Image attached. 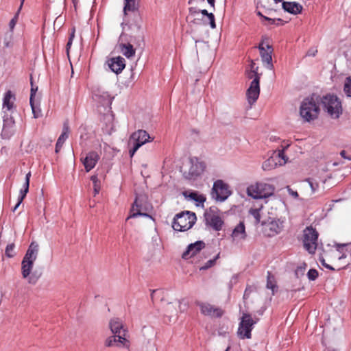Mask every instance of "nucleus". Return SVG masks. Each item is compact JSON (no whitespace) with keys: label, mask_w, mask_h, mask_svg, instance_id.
I'll use <instances>...</instances> for the list:
<instances>
[{"label":"nucleus","mask_w":351,"mask_h":351,"mask_svg":"<svg viewBox=\"0 0 351 351\" xmlns=\"http://www.w3.org/2000/svg\"><path fill=\"white\" fill-rule=\"evenodd\" d=\"M307 276L310 280H315L318 277V271L315 269H311L307 273Z\"/></svg>","instance_id":"nucleus-43"},{"label":"nucleus","mask_w":351,"mask_h":351,"mask_svg":"<svg viewBox=\"0 0 351 351\" xmlns=\"http://www.w3.org/2000/svg\"><path fill=\"white\" fill-rule=\"evenodd\" d=\"M109 325L110 330L114 335H123V331L125 329L123 328V323L120 319H112L110 322Z\"/></svg>","instance_id":"nucleus-27"},{"label":"nucleus","mask_w":351,"mask_h":351,"mask_svg":"<svg viewBox=\"0 0 351 351\" xmlns=\"http://www.w3.org/2000/svg\"><path fill=\"white\" fill-rule=\"evenodd\" d=\"M80 160L84 166L86 171L88 172L95 167L99 160V156L97 152L91 151L86 154L85 156H81Z\"/></svg>","instance_id":"nucleus-17"},{"label":"nucleus","mask_w":351,"mask_h":351,"mask_svg":"<svg viewBox=\"0 0 351 351\" xmlns=\"http://www.w3.org/2000/svg\"><path fill=\"white\" fill-rule=\"evenodd\" d=\"M90 180L93 183L95 195L98 194L100 190V182L98 179L97 176L93 175L90 177Z\"/></svg>","instance_id":"nucleus-37"},{"label":"nucleus","mask_w":351,"mask_h":351,"mask_svg":"<svg viewBox=\"0 0 351 351\" xmlns=\"http://www.w3.org/2000/svg\"><path fill=\"white\" fill-rule=\"evenodd\" d=\"M74 36H75V29H73V32H71V34H70V37H69V40H73Z\"/></svg>","instance_id":"nucleus-55"},{"label":"nucleus","mask_w":351,"mask_h":351,"mask_svg":"<svg viewBox=\"0 0 351 351\" xmlns=\"http://www.w3.org/2000/svg\"><path fill=\"white\" fill-rule=\"evenodd\" d=\"M319 107L313 97L305 98L301 103L300 114L306 121H311L318 117Z\"/></svg>","instance_id":"nucleus-4"},{"label":"nucleus","mask_w":351,"mask_h":351,"mask_svg":"<svg viewBox=\"0 0 351 351\" xmlns=\"http://www.w3.org/2000/svg\"><path fill=\"white\" fill-rule=\"evenodd\" d=\"M258 67L256 66V64L253 60H251L250 71H258Z\"/></svg>","instance_id":"nucleus-49"},{"label":"nucleus","mask_w":351,"mask_h":351,"mask_svg":"<svg viewBox=\"0 0 351 351\" xmlns=\"http://www.w3.org/2000/svg\"><path fill=\"white\" fill-rule=\"evenodd\" d=\"M292 195L295 196V197H298V193L295 191V192H293L292 193Z\"/></svg>","instance_id":"nucleus-58"},{"label":"nucleus","mask_w":351,"mask_h":351,"mask_svg":"<svg viewBox=\"0 0 351 351\" xmlns=\"http://www.w3.org/2000/svg\"><path fill=\"white\" fill-rule=\"evenodd\" d=\"M319 234L311 226L306 227L303 231V245L310 254H314L317 247Z\"/></svg>","instance_id":"nucleus-7"},{"label":"nucleus","mask_w":351,"mask_h":351,"mask_svg":"<svg viewBox=\"0 0 351 351\" xmlns=\"http://www.w3.org/2000/svg\"><path fill=\"white\" fill-rule=\"evenodd\" d=\"M317 53V49H315V48H311L308 50V51L306 52V56H312V57H314L316 56Z\"/></svg>","instance_id":"nucleus-45"},{"label":"nucleus","mask_w":351,"mask_h":351,"mask_svg":"<svg viewBox=\"0 0 351 351\" xmlns=\"http://www.w3.org/2000/svg\"><path fill=\"white\" fill-rule=\"evenodd\" d=\"M246 76L248 79H253L250 87L247 90V97L250 104H252L258 99L260 95L261 75L258 71L247 70Z\"/></svg>","instance_id":"nucleus-6"},{"label":"nucleus","mask_w":351,"mask_h":351,"mask_svg":"<svg viewBox=\"0 0 351 351\" xmlns=\"http://www.w3.org/2000/svg\"><path fill=\"white\" fill-rule=\"evenodd\" d=\"M263 19L268 21V23L269 24H274L276 21V20L278 21H282V19H271V18H269V17H267V16H263Z\"/></svg>","instance_id":"nucleus-46"},{"label":"nucleus","mask_w":351,"mask_h":351,"mask_svg":"<svg viewBox=\"0 0 351 351\" xmlns=\"http://www.w3.org/2000/svg\"><path fill=\"white\" fill-rule=\"evenodd\" d=\"M39 245L36 242H32L21 262V273L23 278H27L29 284H36L39 278L34 273L31 274L34 262L37 258Z\"/></svg>","instance_id":"nucleus-1"},{"label":"nucleus","mask_w":351,"mask_h":351,"mask_svg":"<svg viewBox=\"0 0 351 351\" xmlns=\"http://www.w3.org/2000/svg\"><path fill=\"white\" fill-rule=\"evenodd\" d=\"M133 145H134L133 148L130 149V151H129V154H130V157H132L134 155V154L136 153V152L140 147V145L139 144L133 143Z\"/></svg>","instance_id":"nucleus-44"},{"label":"nucleus","mask_w":351,"mask_h":351,"mask_svg":"<svg viewBox=\"0 0 351 351\" xmlns=\"http://www.w3.org/2000/svg\"><path fill=\"white\" fill-rule=\"evenodd\" d=\"M324 110L332 118H339L342 113L341 104L339 98L333 95H326L321 99Z\"/></svg>","instance_id":"nucleus-5"},{"label":"nucleus","mask_w":351,"mask_h":351,"mask_svg":"<svg viewBox=\"0 0 351 351\" xmlns=\"http://www.w3.org/2000/svg\"><path fill=\"white\" fill-rule=\"evenodd\" d=\"M308 182H309V184H310L311 188L312 189V190L313 191H315V189H316V187L318 186L317 184H316V186H315L314 184L311 181H310L309 180H308Z\"/></svg>","instance_id":"nucleus-52"},{"label":"nucleus","mask_w":351,"mask_h":351,"mask_svg":"<svg viewBox=\"0 0 351 351\" xmlns=\"http://www.w3.org/2000/svg\"><path fill=\"white\" fill-rule=\"evenodd\" d=\"M257 14L263 19L264 16L260 12H258Z\"/></svg>","instance_id":"nucleus-59"},{"label":"nucleus","mask_w":351,"mask_h":351,"mask_svg":"<svg viewBox=\"0 0 351 351\" xmlns=\"http://www.w3.org/2000/svg\"><path fill=\"white\" fill-rule=\"evenodd\" d=\"M14 247L15 245L14 243H10L6 246L5 253L8 257L12 258L14 256Z\"/></svg>","instance_id":"nucleus-40"},{"label":"nucleus","mask_w":351,"mask_h":351,"mask_svg":"<svg viewBox=\"0 0 351 351\" xmlns=\"http://www.w3.org/2000/svg\"><path fill=\"white\" fill-rule=\"evenodd\" d=\"M340 155L341 157H343V158H346V159H348V160H351V158L350 157H348V156H346V152L345 150H342L341 152H340Z\"/></svg>","instance_id":"nucleus-50"},{"label":"nucleus","mask_w":351,"mask_h":351,"mask_svg":"<svg viewBox=\"0 0 351 351\" xmlns=\"http://www.w3.org/2000/svg\"><path fill=\"white\" fill-rule=\"evenodd\" d=\"M72 42H73V40H68L67 44H66V50L67 51H69V49L71 47V46L72 45Z\"/></svg>","instance_id":"nucleus-53"},{"label":"nucleus","mask_w":351,"mask_h":351,"mask_svg":"<svg viewBox=\"0 0 351 351\" xmlns=\"http://www.w3.org/2000/svg\"><path fill=\"white\" fill-rule=\"evenodd\" d=\"M199 306L200 308L201 313L211 317H221L223 314V311L213 305L208 303H199Z\"/></svg>","instance_id":"nucleus-16"},{"label":"nucleus","mask_w":351,"mask_h":351,"mask_svg":"<svg viewBox=\"0 0 351 351\" xmlns=\"http://www.w3.org/2000/svg\"><path fill=\"white\" fill-rule=\"evenodd\" d=\"M282 8L285 11L292 14H298L301 13L303 8L302 5L297 2H288L283 1L282 2Z\"/></svg>","instance_id":"nucleus-23"},{"label":"nucleus","mask_w":351,"mask_h":351,"mask_svg":"<svg viewBox=\"0 0 351 351\" xmlns=\"http://www.w3.org/2000/svg\"><path fill=\"white\" fill-rule=\"evenodd\" d=\"M149 134L144 130H138L133 132L130 136V141L135 144H139L140 147L147 142L152 141Z\"/></svg>","instance_id":"nucleus-20"},{"label":"nucleus","mask_w":351,"mask_h":351,"mask_svg":"<svg viewBox=\"0 0 351 351\" xmlns=\"http://www.w3.org/2000/svg\"><path fill=\"white\" fill-rule=\"evenodd\" d=\"M182 195L186 198H189L190 199H192V200L196 202H197L196 205L197 206H199L201 204V206L202 207H204V203L206 202V199L205 195H204L202 194H199L196 191H191V192L184 191L182 193Z\"/></svg>","instance_id":"nucleus-25"},{"label":"nucleus","mask_w":351,"mask_h":351,"mask_svg":"<svg viewBox=\"0 0 351 351\" xmlns=\"http://www.w3.org/2000/svg\"><path fill=\"white\" fill-rule=\"evenodd\" d=\"M126 332V330H123V335H114L108 337L105 341V346L106 347L116 346L117 347L129 348L130 341L125 338Z\"/></svg>","instance_id":"nucleus-14"},{"label":"nucleus","mask_w":351,"mask_h":351,"mask_svg":"<svg viewBox=\"0 0 351 351\" xmlns=\"http://www.w3.org/2000/svg\"><path fill=\"white\" fill-rule=\"evenodd\" d=\"M15 132V121L11 114L3 115V125L1 136L4 139H10Z\"/></svg>","instance_id":"nucleus-15"},{"label":"nucleus","mask_w":351,"mask_h":351,"mask_svg":"<svg viewBox=\"0 0 351 351\" xmlns=\"http://www.w3.org/2000/svg\"><path fill=\"white\" fill-rule=\"evenodd\" d=\"M25 0H21V5H20V7H19V12L23 5V3H24Z\"/></svg>","instance_id":"nucleus-56"},{"label":"nucleus","mask_w":351,"mask_h":351,"mask_svg":"<svg viewBox=\"0 0 351 351\" xmlns=\"http://www.w3.org/2000/svg\"><path fill=\"white\" fill-rule=\"evenodd\" d=\"M189 12L190 14L195 15L196 14L199 13V10H197L195 7H191V8H189Z\"/></svg>","instance_id":"nucleus-47"},{"label":"nucleus","mask_w":351,"mask_h":351,"mask_svg":"<svg viewBox=\"0 0 351 351\" xmlns=\"http://www.w3.org/2000/svg\"><path fill=\"white\" fill-rule=\"evenodd\" d=\"M232 237L235 240H245L247 237L245 224L241 221L234 229L232 233Z\"/></svg>","instance_id":"nucleus-24"},{"label":"nucleus","mask_w":351,"mask_h":351,"mask_svg":"<svg viewBox=\"0 0 351 351\" xmlns=\"http://www.w3.org/2000/svg\"><path fill=\"white\" fill-rule=\"evenodd\" d=\"M30 84H31V93H30V98L29 101L33 102V101H35V95L38 90V86H35L33 83V79L32 77L30 78Z\"/></svg>","instance_id":"nucleus-41"},{"label":"nucleus","mask_w":351,"mask_h":351,"mask_svg":"<svg viewBox=\"0 0 351 351\" xmlns=\"http://www.w3.org/2000/svg\"><path fill=\"white\" fill-rule=\"evenodd\" d=\"M190 163V168L188 171L184 173V176L187 180H195L203 173L206 169V164L196 157L191 158Z\"/></svg>","instance_id":"nucleus-10"},{"label":"nucleus","mask_w":351,"mask_h":351,"mask_svg":"<svg viewBox=\"0 0 351 351\" xmlns=\"http://www.w3.org/2000/svg\"><path fill=\"white\" fill-rule=\"evenodd\" d=\"M196 215L190 211H183L175 215L172 228L175 231L184 232L193 227L196 221Z\"/></svg>","instance_id":"nucleus-2"},{"label":"nucleus","mask_w":351,"mask_h":351,"mask_svg":"<svg viewBox=\"0 0 351 351\" xmlns=\"http://www.w3.org/2000/svg\"><path fill=\"white\" fill-rule=\"evenodd\" d=\"M21 204V203H19V199H18V202L15 205V206L13 208L12 211L14 212L18 208V207L20 206Z\"/></svg>","instance_id":"nucleus-54"},{"label":"nucleus","mask_w":351,"mask_h":351,"mask_svg":"<svg viewBox=\"0 0 351 351\" xmlns=\"http://www.w3.org/2000/svg\"><path fill=\"white\" fill-rule=\"evenodd\" d=\"M138 8V4L136 0H124L123 12L127 14V12H134Z\"/></svg>","instance_id":"nucleus-32"},{"label":"nucleus","mask_w":351,"mask_h":351,"mask_svg":"<svg viewBox=\"0 0 351 351\" xmlns=\"http://www.w3.org/2000/svg\"><path fill=\"white\" fill-rule=\"evenodd\" d=\"M263 207V205H261L258 208H250L249 210V213L254 218V223L256 225L259 223L261 221L260 211L262 210Z\"/></svg>","instance_id":"nucleus-34"},{"label":"nucleus","mask_w":351,"mask_h":351,"mask_svg":"<svg viewBox=\"0 0 351 351\" xmlns=\"http://www.w3.org/2000/svg\"><path fill=\"white\" fill-rule=\"evenodd\" d=\"M278 165H282L281 161H277L276 157L271 156L263 162L262 169L264 171H270L275 169Z\"/></svg>","instance_id":"nucleus-28"},{"label":"nucleus","mask_w":351,"mask_h":351,"mask_svg":"<svg viewBox=\"0 0 351 351\" xmlns=\"http://www.w3.org/2000/svg\"><path fill=\"white\" fill-rule=\"evenodd\" d=\"M211 195L217 201L223 202L231 195V191L228 189L227 184L218 180L214 182Z\"/></svg>","instance_id":"nucleus-11"},{"label":"nucleus","mask_w":351,"mask_h":351,"mask_svg":"<svg viewBox=\"0 0 351 351\" xmlns=\"http://www.w3.org/2000/svg\"><path fill=\"white\" fill-rule=\"evenodd\" d=\"M275 186L265 182H257L247 188V193L254 199H265L274 194Z\"/></svg>","instance_id":"nucleus-3"},{"label":"nucleus","mask_w":351,"mask_h":351,"mask_svg":"<svg viewBox=\"0 0 351 351\" xmlns=\"http://www.w3.org/2000/svg\"><path fill=\"white\" fill-rule=\"evenodd\" d=\"M109 103H110L109 99H108L107 101H106V104H109Z\"/></svg>","instance_id":"nucleus-62"},{"label":"nucleus","mask_w":351,"mask_h":351,"mask_svg":"<svg viewBox=\"0 0 351 351\" xmlns=\"http://www.w3.org/2000/svg\"><path fill=\"white\" fill-rule=\"evenodd\" d=\"M272 156L276 157L277 161L280 160V159H282L284 160V162H282V165L285 164L288 159L287 158H286L284 154V149L279 151L278 154H274Z\"/></svg>","instance_id":"nucleus-42"},{"label":"nucleus","mask_w":351,"mask_h":351,"mask_svg":"<svg viewBox=\"0 0 351 351\" xmlns=\"http://www.w3.org/2000/svg\"><path fill=\"white\" fill-rule=\"evenodd\" d=\"M14 100L15 97L10 90H8L5 93L3 99V112L4 115H12L16 110V106L14 104Z\"/></svg>","instance_id":"nucleus-18"},{"label":"nucleus","mask_w":351,"mask_h":351,"mask_svg":"<svg viewBox=\"0 0 351 351\" xmlns=\"http://www.w3.org/2000/svg\"><path fill=\"white\" fill-rule=\"evenodd\" d=\"M72 1L74 5L76 6V4L78 3V0H72Z\"/></svg>","instance_id":"nucleus-57"},{"label":"nucleus","mask_w":351,"mask_h":351,"mask_svg":"<svg viewBox=\"0 0 351 351\" xmlns=\"http://www.w3.org/2000/svg\"><path fill=\"white\" fill-rule=\"evenodd\" d=\"M119 49L121 50V53L128 58H132L135 55V49L130 43H120Z\"/></svg>","instance_id":"nucleus-30"},{"label":"nucleus","mask_w":351,"mask_h":351,"mask_svg":"<svg viewBox=\"0 0 351 351\" xmlns=\"http://www.w3.org/2000/svg\"><path fill=\"white\" fill-rule=\"evenodd\" d=\"M257 321L258 319L254 320L250 314L243 313L238 328L239 336L241 339H250L252 336L251 332Z\"/></svg>","instance_id":"nucleus-9"},{"label":"nucleus","mask_w":351,"mask_h":351,"mask_svg":"<svg viewBox=\"0 0 351 351\" xmlns=\"http://www.w3.org/2000/svg\"><path fill=\"white\" fill-rule=\"evenodd\" d=\"M107 64L109 69L117 74L121 73L125 67V60L121 56L109 58Z\"/></svg>","instance_id":"nucleus-19"},{"label":"nucleus","mask_w":351,"mask_h":351,"mask_svg":"<svg viewBox=\"0 0 351 351\" xmlns=\"http://www.w3.org/2000/svg\"><path fill=\"white\" fill-rule=\"evenodd\" d=\"M199 12L208 18L210 27L215 29L216 27V23L214 14L213 13L208 12L206 10H199Z\"/></svg>","instance_id":"nucleus-35"},{"label":"nucleus","mask_w":351,"mask_h":351,"mask_svg":"<svg viewBox=\"0 0 351 351\" xmlns=\"http://www.w3.org/2000/svg\"><path fill=\"white\" fill-rule=\"evenodd\" d=\"M282 228L283 226L282 221H280L279 219L274 220L267 225L265 231H267V228H268L269 232L267 233V236L274 237L279 234L281 232Z\"/></svg>","instance_id":"nucleus-22"},{"label":"nucleus","mask_w":351,"mask_h":351,"mask_svg":"<svg viewBox=\"0 0 351 351\" xmlns=\"http://www.w3.org/2000/svg\"><path fill=\"white\" fill-rule=\"evenodd\" d=\"M205 225L215 231L222 229L224 223L221 217L218 214V209L215 206L210 207L204 214Z\"/></svg>","instance_id":"nucleus-8"},{"label":"nucleus","mask_w":351,"mask_h":351,"mask_svg":"<svg viewBox=\"0 0 351 351\" xmlns=\"http://www.w3.org/2000/svg\"><path fill=\"white\" fill-rule=\"evenodd\" d=\"M343 90L348 97H351V77H346Z\"/></svg>","instance_id":"nucleus-39"},{"label":"nucleus","mask_w":351,"mask_h":351,"mask_svg":"<svg viewBox=\"0 0 351 351\" xmlns=\"http://www.w3.org/2000/svg\"><path fill=\"white\" fill-rule=\"evenodd\" d=\"M258 49L260 51V55L263 62L265 63V67L267 69L273 70L274 64L272 63V53L273 48L271 45H267L266 49L263 46V41H262L258 46Z\"/></svg>","instance_id":"nucleus-13"},{"label":"nucleus","mask_w":351,"mask_h":351,"mask_svg":"<svg viewBox=\"0 0 351 351\" xmlns=\"http://www.w3.org/2000/svg\"><path fill=\"white\" fill-rule=\"evenodd\" d=\"M193 0H189V4H191Z\"/></svg>","instance_id":"nucleus-61"},{"label":"nucleus","mask_w":351,"mask_h":351,"mask_svg":"<svg viewBox=\"0 0 351 351\" xmlns=\"http://www.w3.org/2000/svg\"><path fill=\"white\" fill-rule=\"evenodd\" d=\"M219 255H220V254L219 253L216 255V256L214 258L208 261L203 266H202L199 268V269L200 270H206V269L212 267L213 266H214L216 263V261L219 258Z\"/></svg>","instance_id":"nucleus-38"},{"label":"nucleus","mask_w":351,"mask_h":351,"mask_svg":"<svg viewBox=\"0 0 351 351\" xmlns=\"http://www.w3.org/2000/svg\"><path fill=\"white\" fill-rule=\"evenodd\" d=\"M113 120L114 117L110 110L108 111V112L105 113L101 121L105 124V128L104 130L106 131L108 134H111L112 131L114 129V125H113Z\"/></svg>","instance_id":"nucleus-26"},{"label":"nucleus","mask_w":351,"mask_h":351,"mask_svg":"<svg viewBox=\"0 0 351 351\" xmlns=\"http://www.w3.org/2000/svg\"><path fill=\"white\" fill-rule=\"evenodd\" d=\"M320 261L322 262V264L323 265V266H324L326 268L329 269L330 270H332V271L335 270V268H333L332 266H330V265L325 263V260L324 258L320 260Z\"/></svg>","instance_id":"nucleus-48"},{"label":"nucleus","mask_w":351,"mask_h":351,"mask_svg":"<svg viewBox=\"0 0 351 351\" xmlns=\"http://www.w3.org/2000/svg\"><path fill=\"white\" fill-rule=\"evenodd\" d=\"M266 287L267 289H271L272 291V294L274 295L276 289H277V286L276 285L274 276H272L271 272L269 271L267 272Z\"/></svg>","instance_id":"nucleus-33"},{"label":"nucleus","mask_w":351,"mask_h":351,"mask_svg":"<svg viewBox=\"0 0 351 351\" xmlns=\"http://www.w3.org/2000/svg\"><path fill=\"white\" fill-rule=\"evenodd\" d=\"M276 3H279L282 1V0H274Z\"/></svg>","instance_id":"nucleus-60"},{"label":"nucleus","mask_w":351,"mask_h":351,"mask_svg":"<svg viewBox=\"0 0 351 351\" xmlns=\"http://www.w3.org/2000/svg\"><path fill=\"white\" fill-rule=\"evenodd\" d=\"M205 247V243L202 241H197L194 243L188 245L186 250L182 254V258L188 259L196 255L199 252Z\"/></svg>","instance_id":"nucleus-21"},{"label":"nucleus","mask_w":351,"mask_h":351,"mask_svg":"<svg viewBox=\"0 0 351 351\" xmlns=\"http://www.w3.org/2000/svg\"><path fill=\"white\" fill-rule=\"evenodd\" d=\"M31 177V172H28L25 176V181L23 184V189L20 190V195L19 196V203H22L23 200L25 197L27 193L29 191V180Z\"/></svg>","instance_id":"nucleus-31"},{"label":"nucleus","mask_w":351,"mask_h":351,"mask_svg":"<svg viewBox=\"0 0 351 351\" xmlns=\"http://www.w3.org/2000/svg\"><path fill=\"white\" fill-rule=\"evenodd\" d=\"M30 106L32 110V113L34 114V117L35 119L39 118L42 117V112L39 107V105H38L35 101H33V102L29 101Z\"/></svg>","instance_id":"nucleus-36"},{"label":"nucleus","mask_w":351,"mask_h":351,"mask_svg":"<svg viewBox=\"0 0 351 351\" xmlns=\"http://www.w3.org/2000/svg\"><path fill=\"white\" fill-rule=\"evenodd\" d=\"M145 200V197L143 195H138L136 197L135 201L130 210V214L127 217L126 220L130 218H134L138 216H144L151 217V216L143 211H146L147 209L143 206V202Z\"/></svg>","instance_id":"nucleus-12"},{"label":"nucleus","mask_w":351,"mask_h":351,"mask_svg":"<svg viewBox=\"0 0 351 351\" xmlns=\"http://www.w3.org/2000/svg\"><path fill=\"white\" fill-rule=\"evenodd\" d=\"M230 348L228 347L225 351H228Z\"/></svg>","instance_id":"nucleus-63"},{"label":"nucleus","mask_w":351,"mask_h":351,"mask_svg":"<svg viewBox=\"0 0 351 351\" xmlns=\"http://www.w3.org/2000/svg\"><path fill=\"white\" fill-rule=\"evenodd\" d=\"M69 128L67 123H64L63 130L61 135L59 136L56 144V152H58L62 147L65 140L69 137Z\"/></svg>","instance_id":"nucleus-29"},{"label":"nucleus","mask_w":351,"mask_h":351,"mask_svg":"<svg viewBox=\"0 0 351 351\" xmlns=\"http://www.w3.org/2000/svg\"><path fill=\"white\" fill-rule=\"evenodd\" d=\"M15 24H16V16L14 19H12L10 21V28L13 29L14 25H15Z\"/></svg>","instance_id":"nucleus-51"},{"label":"nucleus","mask_w":351,"mask_h":351,"mask_svg":"<svg viewBox=\"0 0 351 351\" xmlns=\"http://www.w3.org/2000/svg\"><path fill=\"white\" fill-rule=\"evenodd\" d=\"M155 291H156L155 290H153L152 293H154ZM152 295H153V294H152Z\"/></svg>","instance_id":"nucleus-64"}]
</instances>
